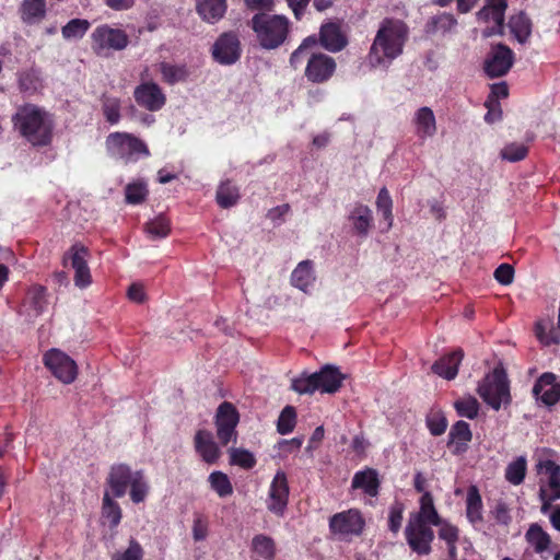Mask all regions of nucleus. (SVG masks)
I'll return each mask as SVG.
<instances>
[{
  "mask_svg": "<svg viewBox=\"0 0 560 560\" xmlns=\"http://www.w3.org/2000/svg\"><path fill=\"white\" fill-rule=\"evenodd\" d=\"M528 149L525 144L512 142L506 144L500 152V156L509 162H518L526 158Z\"/></svg>",
  "mask_w": 560,
  "mask_h": 560,
  "instance_id": "obj_51",
  "label": "nucleus"
},
{
  "mask_svg": "<svg viewBox=\"0 0 560 560\" xmlns=\"http://www.w3.org/2000/svg\"><path fill=\"white\" fill-rule=\"evenodd\" d=\"M537 470L544 477L539 480L540 512L547 514L550 503L560 499V467L550 459L540 460Z\"/></svg>",
  "mask_w": 560,
  "mask_h": 560,
  "instance_id": "obj_9",
  "label": "nucleus"
},
{
  "mask_svg": "<svg viewBox=\"0 0 560 560\" xmlns=\"http://www.w3.org/2000/svg\"><path fill=\"white\" fill-rule=\"evenodd\" d=\"M47 12V0H22L18 9L21 22L27 26L40 24Z\"/></svg>",
  "mask_w": 560,
  "mask_h": 560,
  "instance_id": "obj_22",
  "label": "nucleus"
},
{
  "mask_svg": "<svg viewBox=\"0 0 560 560\" xmlns=\"http://www.w3.org/2000/svg\"><path fill=\"white\" fill-rule=\"evenodd\" d=\"M457 25V21L451 13H441L435 16H433L428 25L427 31L429 33H441L446 34L448 32H452L455 26Z\"/></svg>",
  "mask_w": 560,
  "mask_h": 560,
  "instance_id": "obj_39",
  "label": "nucleus"
},
{
  "mask_svg": "<svg viewBox=\"0 0 560 560\" xmlns=\"http://www.w3.org/2000/svg\"><path fill=\"white\" fill-rule=\"evenodd\" d=\"M44 364L63 384H71L77 378V363L59 349L47 351L44 354Z\"/></svg>",
  "mask_w": 560,
  "mask_h": 560,
  "instance_id": "obj_12",
  "label": "nucleus"
},
{
  "mask_svg": "<svg viewBox=\"0 0 560 560\" xmlns=\"http://www.w3.org/2000/svg\"><path fill=\"white\" fill-rule=\"evenodd\" d=\"M106 483L110 494L121 498L129 489L130 500L139 504L149 495L150 485L143 470H132L126 464H115L110 467Z\"/></svg>",
  "mask_w": 560,
  "mask_h": 560,
  "instance_id": "obj_3",
  "label": "nucleus"
},
{
  "mask_svg": "<svg viewBox=\"0 0 560 560\" xmlns=\"http://www.w3.org/2000/svg\"><path fill=\"white\" fill-rule=\"evenodd\" d=\"M89 248L81 243L73 244L65 254L63 259L70 260L73 269H80L88 266Z\"/></svg>",
  "mask_w": 560,
  "mask_h": 560,
  "instance_id": "obj_42",
  "label": "nucleus"
},
{
  "mask_svg": "<svg viewBox=\"0 0 560 560\" xmlns=\"http://www.w3.org/2000/svg\"><path fill=\"white\" fill-rule=\"evenodd\" d=\"M212 56L221 65L235 63L241 57L237 36L233 33L222 34L212 47Z\"/></svg>",
  "mask_w": 560,
  "mask_h": 560,
  "instance_id": "obj_17",
  "label": "nucleus"
},
{
  "mask_svg": "<svg viewBox=\"0 0 560 560\" xmlns=\"http://www.w3.org/2000/svg\"><path fill=\"white\" fill-rule=\"evenodd\" d=\"M103 114L110 124H117L120 119V102L116 97H104Z\"/></svg>",
  "mask_w": 560,
  "mask_h": 560,
  "instance_id": "obj_53",
  "label": "nucleus"
},
{
  "mask_svg": "<svg viewBox=\"0 0 560 560\" xmlns=\"http://www.w3.org/2000/svg\"><path fill=\"white\" fill-rule=\"evenodd\" d=\"M289 483L284 471L275 475L266 500L267 509L277 516H283L289 502Z\"/></svg>",
  "mask_w": 560,
  "mask_h": 560,
  "instance_id": "obj_15",
  "label": "nucleus"
},
{
  "mask_svg": "<svg viewBox=\"0 0 560 560\" xmlns=\"http://www.w3.org/2000/svg\"><path fill=\"white\" fill-rule=\"evenodd\" d=\"M506 8V0H486L485 7L477 14L480 22L488 24L482 31L483 37H490L503 33Z\"/></svg>",
  "mask_w": 560,
  "mask_h": 560,
  "instance_id": "obj_14",
  "label": "nucleus"
},
{
  "mask_svg": "<svg viewBox=\"0 0 560 560\" xmlns=\"http://www.w3.org/2000/svg\"><path fill=\"white\" fill-rule=\"evenodd\" d=\"M92 283V276L89 266L80 269H74V284L78 288L84 289Z\"/></svg>",
  "mask_w": 560,
  "mask_h": 560,
  "instance_id": "obj_61",
  "label": "nucleus"
},
{
  "mask_svg": "<svg viewBox=\"0 0 560 560\" xmlns=\"http://www.w3.org/2000/svg\"><path fill=\"white\" fill-rule=\"evenodd\" d=\"M143 549L136 539H130L128 548L124 552H117L113 560H142Z\"/></svg>",
  "mask_w": 560,
  "mask_h": 560,
  "instance_id": "obj_57",
  "label": "nucleus"
},
{
  "mask_svg": "<svg viewBox=\"0 0 560 560\" xmlns=\"http://www.w3.org/2000/svg\"><path fill=\"white\" fill-rule=\"evenodd\" d=\"M525 538L526 541L534 548L536 553L545 552L549 549L551 544L550 535L537 523H534L528 527L525 534Z\"/></svg>",
  "mask_w": 560,
  "mask_h": 560,
  "instance_id": "obj_34",
  "label": "nucleus"
},
{
  "mask_svg": "<svg viewBox=\"0 0 560 560\" xmlns=\"http://www.w3.org/2000/svg\"><path fill=\"white\" fill-rule=\"evenodd\" d=\"M144 232L151 240L165 238L171 232V222L160 214L145 223Z\"/></svg>",
  "mask_w": 560,
  "mask_h": 560,
  "instance_id": "obj_37",
  "label": "nucleus"
},
{
  "mask_svg": "<svg viewBox=\"0 0 560 560\" xmlns=\"http://www.w3.org/2000/svg\"><path fill=\"white\" fill-rule=\"evenodd\" d=\"M47 306V291L42 285H33L28 289L24 303L22 305V312L28 317V319H35L38 317Z\"/></svg>",
  "mask_w": 560,
  "mask_h": 560,
  "instance_id": "obj_23",
  "label": "nucleus"
},
{
  "mask_svg": "<svg viewBox=\"0 0 560 560\" xmlns=\"http://www.w3.org/2000/svg\"><path fill=\"white\" fill-rule=\"evenodd\" d=\"M148 196V188L144 183L136 182L126 187V201L131 205H138L144 201Z\"/></svg>",
  "mask_w": 560,
  "mask_h": 560,
  "instance_id": "obj_52",
  "label": "nucleus"
},
{
  "mask_svg": "<svg viewBox=\"0 0 560 560\" xmlns=\"http://www.w3.org/2000/svg\"><path fill=\"white\" fill-rule=\"evenodd\" d=\"M226 0H196V10L208 23L220 21L226 12Z\"/></svg>",
  "mask_w": 560,
  "mask_h": 560,
  "instance_id": "obj_30",
  "label": "nucleus"
},
{
  "mask_svg": "<svg viewBox=\"0 0 560 560\" xmlns=\"http://www.w3.org/2000/svg\"><path fill=\"white\" fill-rule=\"evenodd\" d=\"M121 509L114 500L113 494L108 490L104 492L102 502V517L109 522L110 527H116L121 521Z\"/></svg>",
  "mask_w": 560,
  "mask_h": 560,
  "instance_id": "obj_36",
  "label": "nucleus"
},
{
  "mask_svg": "<svg viewBox=\"0 0 560 560\" xmlns=\"http://www.w3.org/2000/svg\"><path fill=\"white\" fill-rule=\"evenodd\" d=\"M315 282L313 262L311 260L301 261L292 271L291 283L299 290L308 293L310 288Z\"/></svg>",
  "mask_w": 560,
  "mask_h": 560,
  "instance_id": "obj_31",
  "label": "nucleus"
},
{
  "mask_svg": "<svg viewBox=\"0 0 560 560\" xmlns=\"http://www.w3.org/2000/svg\"><path fill=\"white\" fill-rule=\"evenodd\" d=\"M14 126L33 145H46L51 140L50 116L34 105H25L13 117Z\"/></svg>",
  "mask_w": 560,
  "mask_h": 560,
  "instance_id": "obj_4",
  "label": "nucleus"
},
{
  "mask_svg": "<svg viewBox=\"0 0 560 560\" xmlns=\"http://www.w3.org/2000/svg\"><path fill=\"white\" fill-rule=\"evenodd\" d=\"M345 375L338 368L325 365L320 371L307 374L302 373L291 382V389L300 395H312L315 392L334 394L341 387Z\"/></svg>",
  "mask_w": 560,
  "mask_h": 560,
  "instance_id": "obj_5",
  "label": "nucleus"
},
{
  "mask_svg": "<svg viewBox=\"0 0 560 560\" xmlns=\"http://www.w3.org/2000/svg\"><path fill=\"white\" fill-rule=\"evenodd\" d=\"M526 468V458L524 456L517 457L508 465L505 469V479L514 486L521 485L524 481Z\"/></svg>",
  "mask_w": 560,
  "mask_h": 560,
  "instance_id": "obj_40",
  "label": "nucleus"
},
{
  "mask_svg": "<svg viewBox=\"0 0 560 560\" xmlns=\"http://www.w3.org/2000/svg\"><path fill=\"white\" fill-rule=\"evenodd\" d=\"M351 486L353 489H361L365 494L374 498L378 494V474L373 468L357 471L352 478Z\"/></svg>",
  "mask_w": 560,
  "mask_h": 560,
  "instance_id": "obj_28",
  "label": "nucleus"
},
{
  "mask_svg": "<svg viewBox=\"0 0 560 560\" xmlns=\"http://www.w3.org/2000/svg\"><path fill=\"white\" fill-rule=\"evenodd\" d=\"M209 521L208 517L201 513L194 514L192 522V538L195 541H202L208 536Z\"/></svg>",
  "mask_w": 560,
  "mask_h": 560,
  "instance_id": "obj_55",
  "label": "nucleus"
},
{
  "mask_svg": "<svg viewBox=\"0 0 560 560\" xmlns=\"http://www.w3.org/2000/svg\"><path fill=\"white\" fill-rule=\"evenodd\" d=\"M252 28L262 48L275 49L285 42L290 21L284 15L257 13L252 19Z\"/></svg>",
  "mask_w": 560,
  "mask_h": 560,
  "instance_id": "obj_6",
  "label": "nucleus"
},
{
  "mask_svg": "<svg viewBox=\"0 0 560 560\" xmlns=\"http://www.w3.org/2000/svg\"><path fill=\"white\" fill-rule=\"evenodd\" d=\"M533 394L546 406H552L560 399V384L552 373H544L535 383Z\"/></svg>",
  "mask_w": 560,
  "mask_h": 560,
  "instance_id": "obj_21",
  "label": "nucleus"
},
{
  "mask_svg": "<svg viewBox=\"0 0 560 560\" xmlns=\"http://www.w3.org/2000/svg\"><path fill=\"white\" fill-rule=\"evenodd\" d=\"M133 96L139 106L151 112L161 109L166 101L160 86L153 82H145L137 86Z\"/></svg>",
  "mask_w": 560,
  "mask_h": 560,
  "instance_id": "obj_19",
  "label": "nucleus"
},
{
  "mask_svg": "<svg viewBox=\"0 0 560 560\" xmlns=\"http://www.w3.org/2000/svg\"><path fill=\"white\" fill-rule=\"evenodd\" d=\"M508 95V85L504 82L495 83L491 86V92L487 100L499 102V98H505Z\"/></svg>",
  "mask_w": 560,
  "mask_h": 560,
  "instance_id": "obj_62",
  "label": "nucleus"
},
{
  "mask_svg": "<svg viewBox=\"0 0 560 560\" xmlns=\"http://www.w3.org/2000/svg\"><path fill=\"white\" fill-rule=\"evenodd\" d=\"M354 232L361 237H366L373 228L372 210L365 205H357L348 217Z\"/></svg>",
  "mask_w": 560,
  "mask_h": 560,
  "instance_id": "obj_25",
  "label": "nucleus"
},
{
  "mask_svg": "<svg viewBox=\"0 0 560 560\" xmlns=\"http://www.w3.org/2000/svg\"><path fill=\"white\" fill-rule=\"evenodd\" d=\"M128 298L136 303H142L145 299L143 285L140 283H132L128 289Z\"/></svg>",
  "mask_w": 560,
  "mask_h": 560,
  "instance_id": "obj_63",
  "label": "nucleus"
},
{
  "mask_svg": "<svg viewBox=\"0 0 560 560\" xmlns=\"http://www.w3.org/2000/svg\"><path fill=\"white\" fill-rule=\"evenodd\" d=\"M454 407L460 417L474 419L478 416L479 402L472 396L463 397L454 402Z\"/></svg>",
  "mask_w": 560,
  "mask_h": 560,
  "instance_id": "obj_49",
  "label": "nucleus"
},
{
  "mask_svg": "<svg viewBox=\"0 0 560 560\" xmlns=\"http://www.w3.org/2000/svg\"><path fill=\"white\" fill-rule=\"evenodd\" d=\"M463 358L464 352L457 349L435 361L432 365V371L439 376L451 381L456 377Z\"/></svg>",
  "mask_w": 560,
  "mask_h": 560,
  "instance_id": "obj_26",
  "label": "nucleus"
},
{
  "mask_svg": "<svg viewBox=\"0 0 560 560\" xmlns=\"http://www.w3.org/2000/svg\"><path fill=\"white\" fill-rule=\"evenodd\" d=\"M402 505L399 503L392 505L389 509L388 526L389 529L395 534L400 529L402 522Z\"/></svg>",
  "mask_w": 560,
  "mask_h": 560,
  "instance_id": "obj_58",
  "label": "nucleus"
},
{
  "mask_svg": "<svg viewBox=\"0 0 560 560\" xmlns=\"http://www.w3.org/2000/svg\"><path fill=\"white\" fill-rule=\"evenodd\" d=\"M536 337L545 346H550L560 342V335L551 325L550 322H538L535 326Z\"/></svg>",
  "mask_w": 560,
  "mask_h": 560,
  "instance_id": "obj_45",
  "label": "nucleus"
},
{
  "mask_svg": "<svg viewBox=\"0 0 560 560\" xmlns=\"http://www.w3.org/2000/svg\"><path fill=\"white\" fill-rule=\"evenodd\" d=\"M407 38L408 27L402 21L383 20L366 56L368 63L372 68L387 69L402 54Z\"/></svg>",
  "mask_w": 560,
  "mask_h": 560,
  "instance_id": "obj_1",
  "label": "nucleus"
},
{
  "mask_svg": "<svg viewBox=\"0 0 560 560\" xmlns=\"http://www.w3.org/2000/svg\"><path fill=\"white\" fill-rule=\"evenodd\" d=\"M336 69L335 60L324 54H314L308 58L305 69L306 78L314 83L327 81Z\"/></svg>",
  "mask_w": 560,
  "mask_h": 560,
  "instance_id": "obj_18",
  "label": "nucleus"
},
{
  "mask_svg": "<svg viewBox=\"0 0 560 560\" xmlns=\"http://www.w3.org/2000/svg\"><path fill=\"white\" fill-rule=\"evenodd\" d=\"M240 421V415L233 404L222 402L215 415L217 436L222 445L230 442H236V427Z\"/></svg>",
  "mask_w": 560,
  "mask_h": 560,
  "instance_id": "obj_13",
  "label": "nucleus"
},
{
  "mask_svg": "<svg viewBox=\"0 0 560 560\" xmlns=\"http://www.w3.org/2000/svg\"><path fill=\"white\" fill-rule=\"evenodd\" d=\"M376 207L387 222V230H389L393 225V200L387 188L383 187L378 191Z\"/></svg>",
  "mask_w": 560,
  "mask_h": 560,
  "instance_id": "obj_46",
  "label": "nucleus"
},
{
  "mask_svg": "<svg viewBox=\"0 0 560 560\" xmlns=\"http://www.w3.org/2000/svg\"><path fill=\"white\" fill-rule=\"evenodd\" d=\"M438 526H440V538L446 541L450 548V552L453 553L456 549L455 544L458 539V529L455 526L448 523H442L441 521Z\"/></svg>",
  "mask_w": 560,
  "mask_h": 560,
  "instance_id": "obj_56",
  "label": "nucleus"
},
{
  "mask_svg": "<svg viewBox=\"0 0 560 560\" xmlns=\"http://www.w3.org/2000/svg\"><path fill=\"white\" fill-rule=\"evenodd\" d=\"M194 446L196 453L209 465L215 464L222 455L212 433L207 430L197 431L194 438Z\"/></svg>",
  "mask_w": 560,
  "mask_h": 560,
  "instance_id": "obj_20",
  "label": "nucleus"
},
{
  "mask_svg": "<svg viewBox=\"0 0 560 560\" xmlns=\"http://www.w3.org/2000/svg\"><path fill=\"white\" fill-rule=\"evenodd\" d=\"M477 392L483 401L494 410H499L511 401L506 374L499 368H495L480 381Z\"/></svg>",
  "mask_w": 560,
  "mask_h": 560,
  "instance_id": "obj_7",
  "label": "nucleus"
},
{
  "mask_svg": "<svg viewBox=\"0 0 560 560\" xmlns=\"http://www.w3.org/2000/svg\"><path fill=\"white\" fill-rule=\"evenodd\" d=\"M320 43L329 51H340L347 45V39L336 23H326L320 27Z\"/></svg>",
  "mask_w": 560,
  "mask_h": 560,
  "instance_id": "obj_29",
  "label": "nucleus"
},
{
  "mask_svg": "<svg viewBox=\"0 0 560 560\" xmlns=\"http://www.w3.org/2000/svg\"><path fill=\"white\" fill-rule=\"evenodd\" d=\"M439 524L440 516L434 508L431 493L422 494L419 511L410 513L405 528V537L410 549L420 556L429 555L434 539L432 526Z\"/></svg>",
  "mask_w": 560,
  "mask_h": 560,
  "instance_id": "obj_2",
  "label": "nucleus"
},
{
  "mask_svg": "<svg viewBox=\"0 0 560 560\" xmlns=\"http://www.w3.org/2000/svg\"><path fill=\"white\" fill-rule=\"evenodd\" d=\"M489 515L494 520L497 525L505 528H508L512 522L511 509L503 500L494 501L490 508Z\"/></svg>",
  "mask_w": 560,
  "mask_h": 560,
  "instance_id": "obj_44",
  "label": "nucleus"
},
{
  "mask_svg": "<svg viewBox=\"0 0 560 560\" xmlns=\"http://www.w3.org/2000/svg\"><path fill=\"white\" fill-rule=\"evenodd\" d=\"M90 28V22L84 19H72L61 30L65 39L82 38Z\"/></svg>",
  "mask_w": 560,
  "mask_h": 560,
  "instance_id": "obj_43",
  "label": "nucleus"
},
{
  "mask_svg": "<svg viewBox=\"0 0 560 560\" xmlns=\"http://www.w3.org/2000/svg\"><path fill=\"white\" fill-rule=\"evenodd\" d=\"M427 425L432 435H442L447 428V420L442 412H431L427 418Z\"/></svg>",
  "mask_w": 560,
  "mask_h": 560,
  "instance_id": "obj_54",
  "label": "nucleus"
},
{
  "mask_svg": "<svg viewBox=\"0 0 560 560\" xmlns=\"http://www.w3.org/2000/svg\"><path fill=\"white\" fill-rule=\"evenodd\" d=\"M208 481L210 488L220 498H226L233 493V486L230 478L228 477L226 474L220 470L212 471L208 477Z\"/></svg>",
  "mask_w": 560,
  "mask_h": 560,
  "instance_id": "obj_38",
  "label": "nucleus"
},
{
  "mask_svg": "<svg viewBox=\"0 0 560 560\" xmlns=\"http://www.w3.org/2000/svg\"><path fill=\"white\" fill-rule=\"evenodd\" d=\"M108 154L125 163L136 162L142 156H149L147 144L139 138L127 132H113L106 138Z\"/></svg>",
  "mask_w": 560,
  "mask_h": 560,
  "instance_id": "obj_8",
  "label": "nucleus"
},
{
  "mask_svg": "<svg viewBox=\"0 0 560 560\" xmlns=\"http://www.w3.org/2000/svg\"><path fill=\"white\" fill-rule=\"evenodd\" d=\"M509 28L518 43L525 44L532 34V22L526 14L521 12L511 16Z\"/></svg>",
  "mask_w": 560,
  "mask_h": 560,
  "instance_id": "obj_35",
  "label": "nucleus"
},
{
  "mask_svg": "<svg viewBox=\"0 0 560 560\" xmlns=\"http://www.w3.org/2000/svg\"><path fill=\"white\" fill-rule=\"evenodd\" d=\"M482 511L483 504L479 490L476 486H470L466 497V516L474 526L483 521Z\"/></svg>",
  "mask_w": 560,
  "mask_h": 560,
  "instance_id": "obj_32",
  "label": "nucleus"
},
{
  "mask_svg": "<svg viewBox=\"0 0 560 560\" xmlns=\"http://www.w3.org/2000/svg\"><path fill=\"white\" fill-rule=\"evenodd\" d=\"M92 49L98 56H108L110 51L122 50L129 44L125 31L108 25L97 26L92 35Z\"/></svg>",
  "mask_w": 560,
  "mask_h": 560,
  "instance_id": "obj_10",
  "label": "nucleus"
},
{
  "mask_svg": "<svg viewBox=\"0 0 560 560\" xmlns=\"http://www.w3.org/2000/svg\"><path fill=\"white\" fill-rule=\"evenodd\" d=\"M413 124L419 139L431 138L436 132L435 116L430 107H420L415 114Z\"/></svg>",
  "mask_w": 560,
  "mask_h": 560,
  "instance_id": "obj_27",
  "label": "nucleus"
},
{
  "mask_svg": "<svg viewBox=\"0 0 560 560\" xmlns=\"http://www.w3.org/2000/svg\"><path fill=\"white\" fill-rule=\"evenodd\" d=\"M253 560H275V540L264 534L256 535L252 540Z\"/></svg>",
  "mask_w": 560,
  "mask_h": 560,
  "instance_id": "obj_33",
  "label": "nucleus"
},
{
  "mask_svg": "<svg viewBox=\"0 0 560 560\" xmlns=\"http://www.w3.org/2000/svg\"><path fill=\"white\" fill-rule=\"evenodd\" d=\"M364 525V518L357 509L337 513L329 520L330 532L341 539L359 536L363 532Z\"/></svg>",
  "mask_w": 560,
  "mask_h": 560,
  "instance_id": "obj_11",
  "label": "nucleus"
},
{
  "mask_svg": "<svg viewBox=\"0 0 560 560\" xmlns=\"http://www.w3.org/2000/svg\"><path fill=\"white\" fill-rule=\"evenodd\" d=\"M471 438L469 424L459 420L450 430L447 446L454 455H460L467 451Z\"/></svg>",
  "mask_w": 560,
  "mask_h": 560,
  "instance_id": "obj_24",
  "label": "nucleus"
},
{
  "mask_svg": "<svg viewBox=\"0 0 560 560\" xmlns=\"http://www.w3.org/2000/svg\"><path fill=\"white\" fill-rule=\"evenodd\" d=\"M485 106L488 109L487 114L485 115V120L488 124H493L495 121L501 120L502 109L499 102L486 100Z\"/></svg>",
  "mask_w": 560,
  "mask_h": 560,
  "instance_id": "obj_60",
  "label": "nucleus"
},
{
  "mask_svg": "<svg viewBox=\"0 0 560 560\" xmlns=\"http://www.w3.org/2000/svg\"><path fill=\"white\" fill-rule=\"evenodd\" d=\"M514 62V52L503 44L493 46L485 61V71L490 78H499L509 72Z\"/></svg>",
  "mask_w": 560,
  "mask_h": 560,
  "instance_id": "obj_16",
  "label": "nucleus"
},
{
  "mask_svg": "<svg viewBox=\"0 0 560 560\" xmlns=\"http://www.w3.org/2000/svg\"><path fill=\"white\" fill-rule=\"evenodd\" d=\"M238 198L240 192L237 187L230 182L222 183L217 190V201L222 208L234 206Z\"/></svg>",
  "mask_w": 560,
  "mask_h": 560,
  "instance_id": "obj_41",
  "label": "nucleus"
},
{
  "mask_svg": "<svg viewBox=\"0 0 560 560\" xmlns=\"http://www.w3.org/2000/svg\"><path fill=\"white\" fill-rule=\"evenodd\" d=\"M160 70L163 80L170 84L184 81L187 77V71L184 67H178L166 62H162L160 65Z\"/></svg>",
  "mask_w": 560,
  "mask_h": 560,
  "instance_id": "obj_50",
  "label": "nucleus"
},
{
  "mask_svg": "<svg viewBox=\"0 0 560 560\" xmlns=\"http://www.w3.org/2000/svg\"><path fill=\"white\" fill-rule=\"evenodd\" d=\"M494 278L499 283L503 285L511 284L514 279L513 267L509 264L500 265L494 271Z\"/></svg>",
  "mask_w": 560,
  "mask_h": 560,
  "instance_id": "obj_59",
  "label": "nucleus"
},
{
  "mask_svg": "<svg viewBox=\"0 0 560 560\" xmlns=\"http://www.w3.org/2000/svg\"><path fill=\"white\" fill-rule=\"evenodd\" d=\"M546 515L549 516L552 527L560 532V504L552 505V503H550V509Z\"/></svg>",
  "mask_w": 560,
  "mask_h": 560,
  "instance_id": "obj_64",
  "label": "nucleus"
},
{
  "mask_svg": "<svg viewBox=\"0 0 560 560\" xmlns=\"http://www.w3.org/2000/svg\"><path fill=\"white\" fill-rule=\"evenodd\" d=\"M229 454L231 465L240 466L244 469H250L256 464L254 455L247 450L231 447L229 450Z\"/></svg>",
  "mask_w": 560,
  "mask_h": 560,
  "instance_id": "obj_48",
  "label": "nucleus"
},
{
  "mask_svg": "<svg viewBox=\"0 0 560 560\" xmlns=\"http://www.w3.org/2000/svg\"><path fill=\"white\" fill-rule=\"evenodd\" d=\"M296 423V411L292 406H287L282 409L278 422L277 430L280 434L285 435L293 431Z\"/></svg>",
  "mask_w": 560,
  "mask_h": 560,
  "instance_id": "obj_47",
  "label": "nucleus"
}]
</instances>
